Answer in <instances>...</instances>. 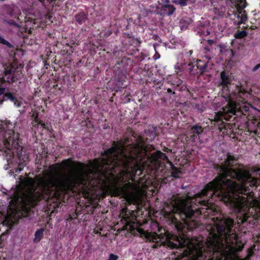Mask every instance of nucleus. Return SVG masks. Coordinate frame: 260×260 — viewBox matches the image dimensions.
Masks as SVG:
<instances>
[{
    "label": "nucleus",
    "mask_w": 260,
    "mask_h": 260,
    "mask_svg": "<svg viewBox=\"0 0 260 260\" xmlns=\"http://www.w3.org/2000/svg\"><path fill=\"white\" fill-rule=\"evenodd\" d=\"M5 91V88H0V95L3 94ZM4 101V99L1 100L0 99V103L2 104V102Z\"/></svg>",
    "instance_id": "nucleus-25"
},
{
    "label": "nucleus",
    "mask_w": 260,
    "mask_h": 260,
    "mask_svg": "<svg viewBox=\"0 0 260 260\" xmlns=\"http://www.w3.org/2000/svg\"><path fill=\"white\" fill-rule=\"evenodd\" d=\"M0 43L6 45L9 47H11L12 46V45L8 41H7V40L2 38L1 36H0Z\"/></svg>",
    "instance_id": "nucleus-22"
},
{
    "label": "nucleus",
    "mask_w": 260,
    "mask_h": 260,
    "mask_svg": "<svg viewBox=\"0 0 260 260\" xmlns=\"http://www.w3.org/2000/svg\"><path fill=\"white\" fill-rule=\"evenodd\" d=\"M188 72L190 74H192V72H193V68L194 67V66L193 63L190 62L188 64Z\"/></svg>",
    "instance_id": "nucleus-24"
},
{
    "label": "nucleus",
    "mask_w": 260,
    "mask_h": 260,
    "mask_svg": "<svg viewBox=\"0 0 260 260\" xmlns=\"http://www.w3.org/2000/svg\"><path fill=\"white\" fill-rule=\"evenodd\" d=\"M257 173L260 175V170L257 171Z\"/></svg>",
    "instance_id": "nucleus-40"
},
{
    "label": "nucleus",
    "mask_w": 260,
    "mask_h": 260,
    "mask_svg": "<svg viewBox=\"0 0 260 260\" xmlns=\"http://www.w3.org/2000/svg\"><path fill=\"white\" fill-rule=\"evenodd\" d=\"M190 19L188 18H183L180 21V27L181 30L185 29L187 28Z\"/></svg>",
    "instance_id": "nucleus-12"
},
{
    "label": "nucleus",
    "mask_w": 260,
    "mask_h": 260,
    "mask_svg": "<svg viewBox=\"0 0 260 260\" xmlns=\"http://www.w3.org/2000/svg\"><path fill=\"white\" fill-rule=\"evenodd\" d=\"M191 130V133L193 134H197L198 135H200L203 132L202 126L198 125H196L192 126Z\"/></svg>",
    "instance_id": "nucleus-14"
},
{
    "label": "nucleus",
    "mask_w": 260,
    "mask_h": 260,
    "mask_svg": "<svg viewBox=\"0 0 260 260\" xmlns=\"http://www.w3.org/2000/svg\"><path fill=\"white\" fill-rule=\"evenodd\" d=\"M220 77L221 80L220 85L223 86V89L228 92L226 95H223V97L226 101H228L229 104L232 107L234 105V102L233 101L231 95L229 93V85L231 84L232 82V74L229 72L223 71L220 73Z\"/></svg>",
    "instance_id": "nucleus-6"
},
{
    "label": "nucleus",
    "mask_w": 260,
    "mask_h": 260,
    "mask_svg": "<svg viewBox=\"0 0 260 260\" xmlns=\"http://www.w3.org/2000/svg\"><path fill=\"white\" fill-rule=\"evenodd\" d=\"M153 11L150 10H148L147 9H143L141 10V13L143 16L146 17L150 13H152Z\"/></svg>",
    "instance_id": "nucleus-19"
},
{
    "label": "nucleus",
    "mask_w": 260,
    "mask_h": 260,
    "mask_svg": "<svg viewBox=\"0 0 260 260\" xmlns=\"http://www.w3.org/2000/svg\"><path fill=\"white\" fill-rule=\"evenodd\" d=\"M150 7H151V8H154L153 6H150Z\"/></svg>",
    "instance_id": "nucleus-41"
},
{
    "label": "nucleus",
    "mask_w": 260,
    "mask_h": 260,
    "mask_svg": "<svg viewBox=\"0 0 260 260\" xmlns=\"http://www.w3.org/2000/svg\"><path fill=\"white\" fill-rule=\"evenodd\" d=\"M3 99L5 100H10L12 102H13L14 105L19 107L21 106V103L19 102L16 98V97L11 92H8L6 93L3 97Z\"/></svg>",
    "instance_id": "nucleus-9"
},
{
    "label": "nucleus",
    "mask_w": 260,
    "mask_h": 260,
    "mask_svg": "<svg viewBox=\"0 0 260 260\" xmlns=\"http://www.w3.org/2000/svg\"><path fill=\"white\" fill-rule=\"evenodd\" d=\"M191 0H174L172 2L175 4L179 5L181 7L185 6Z\"/></svg>",
    "instance_id": "nucleus-17"
},
{
    "label": "nucleus",
    "mask_w": 260,
    "mask_h": 260,
    "mask_svg": "<svg viewBox=\"0 0 260 260\" xmlns=\"http://www.w3.org/2000/svg\"><path fill=\"white\" fill-rule=\"evenodd\" d=\"M162 9L164 12L168 15H172L175 10V8L171 5H164L162 6Z\"/></svg>",
    "instance_id": "nucleus-11"
},
{
    "label": "nucleus",
    "mask_w": 260,
    "mask_h": 260,
    "mask_svg": "<svg viewBox=\"0 0 260 260\" xmlns=\"http://www.w3.org/2000/svg\"><path fill=\"white\" fill-rule=\"evenodd\" d=\"M170 247H171V248H174L175 247V244L174 243H171L169 245Z\"/></svg>",
    "instance_id": "nucleus-34"
},
{
    "label": "nucleus",
    "mask_w": 260,
    "mask_h": 260,
    "mask_svg": "<svg viewBox=\"0 0 260 260\" xmlns=\"http://www.w3.org/2000/svg\"><path fill=\"white\" fill-rule=\"evenodd\" d=\"M247 35V32L245 30L238 31L234 34V37L236 39H242Z\"/></svg>",
    "instance_id": "nucleus-16"
},
{
    "label": "nucleus",
    "mask_w": 260,
    "mask_h": 260,
    "mask_svg": "<svg viewBox=\"0 0 260 260\" xmlns=\"http://www.w3.org/2000/svg\"><path fill=\"white\" fill-rule=\"evenodd\" d=\"M244 191V192H243V193L246 194L247 190L246 189H245Z\"/></svg>",
    "instance_id": "nucleus-36"
},
{
    "label": "nucleus",
    "mask_w": 260,
    "mask_h": 260,
    "mask_svg": "<svg viewBox=\"0 0 260 260\" xmlns=\"http://www.w3.org/2000/svg\"><path fill=\"white\" fill-rule=\"evenodd\" d=\"M106 157L95 159L91 167L85 168L79 162L73 170L68 173H59L54 176L55 182L60 185H67L85 179H96L105 173L114 176V173L122 177L133 175L141 170L140 163L146 155L145 149L137 145L132 152L125 150L123 145L113 142V146L105 151Z\"/></svg>",
    "instance_id": "nucleus-2"
},
{
    "label": "nucleus",
    "mask_w": 260,
    "mask_h": 260,
    "mask_svg": "<svg viewBox=\"0 0 260 260\" xmlns=\"http://www.w3.org/2000/svg\"><path fill=\"white\" fill-rule=\"evenodd\" d=\"M238 12H239V13H238L237 17V18L241 19V17H240L241 15H242V13H245V11H242V10H238Z\"/></svg>",
    "instance_id": "nucleus-28"
},
{
    "label": "nucleus",
    "mask_w": 260,
    "mask_h": 260,
    "mask_svg": "<svg viewBox=\"0 0 260 260\" xmlns=\"http://www.w3.org/2000/svg\"><path fill=\"white\" fill-rule=\"evenodd\" d=\"M188 260H198V258L197 257H194L193 258H189Z\"/></svg>",
    "instance_id": "nucleus-33"
},
{
    "label": "nucleus",
    "mask_w": 260,
    "mask_h": 260,
    "mask_svg": "<svg viewBox=\"0 0 260 260\" xmlns=\"http://www.w3.org/2000/svg\"><path fill=\"white\" fill-rule=\"evenodd\" d=\"M259 68H260V63H258L253 68V69H252V71L254 72Z\"/></svg>",
    "instance_id": "nucleus-26"
},
{
    "label": "nucleus",
    "mask_w": 260,
    "mask_h": 260,
    "mask_svg": "<svg viewBox=\"0 0 260 260\" xmlns=\"http://www.w3.org/2000/svg\"><path fill=\"white\" fill-rule=\"evenodd\" d=\"M9 196H10V198L13 199H15V198H16L18 197V192H17V190L16 189H14V190H11V192H10L9 194Z\"/></svg>",
    "instance_id": "nucleus-21"
},
{
    "label": "nucleus",
    "mask_w": 260,
    "mask_h": 260,
    "mask_svg": "<svg viewBox=\"0 0 260 260\" xmlns=\"http://www.w3.org/2000/svg\"><path fill=\"white\" fill-rule=\"evenodd\" d=\"M4 140V146L6 149L4 152L6 153L8 162H10L16 153L18 157H20L22 148L18 142V134L11 131L6 134Z\"/></svg>",
    "instance_id": "nucleus-5"
},
{
    "label": "nucleus",
    "mask_w": 260,
    "mask_h": 260,
    "mask_svg": "<svg viewBox=\"0 0 260 260\" xmlns=\"http://www.w3.org/2000/svg\"><path fill=\"white\" fill-rule=\"evenodd\" d=\"M8 23L10 24V25H14V26H18V25H17V24L13 20H11L10 21H8Z\"/></svg>",
    "instance_id": "nucleus-29"
},
{
    "label": "nucleus",
    "mask_w": 260,
    "mask_h": 260,
    "mask_svg": "<svg viewBox=\"0 0 260 260\" xmlns=\"http://www.w3.org/2000/svg\"><path fill=\"white\" fill-rule=\"evenodd\" d=\"M48 189L45 186L31 188L28 192V199L31 201L37 202L47 198Z\"/></svg>",
    "instance_id": "nucleus-7"
},
{
    "label": "nucleus",
    "mask_w": 260,
    "mask_h": 260,
    "mask_svg": "<svg viewBox=\"0 0 260 260\" xmlns=\"http://www.w3.org/2000/svg\"><path fill=\"white\" fill-rule=\"evenodd\" d=\"M12 69L6 70L4 72V75H5V76H7L8 75H10L12 73Z\"/></svg>",
    "instance_id": "nucleus-27"
},
{
    "label": "nucleus",
    "mask_w": 260,
    "mask_h": 260,
    "mask_svg": "<svg viewBox=\"0 0 260 260\" xmlns=\"http://www.w3.org/2000/svg\"><path fill=\"white\" fill-rule=\"evenodd\" d=\"M66 167H67V168H70V166H69V165H68V164H67V165H66Z\"/></svg>",
    "instance_id": "nucleus-37"
},
{
    "label": "nucleus",
    "mask_w": 260,
    "mask_h": 260,
    "mask_svg": "<svg viewBox=\"0 0 260 260\" xmlns=\"http://www.w3.org/2000/svg\"><path fill=\"white\" fill-rule=\"evenodd\" d=\"M164 176H167L168 177H169V176L167 175L166 172L164 173Z\"/></svg>",
    "instance_id": "nucleus-38"
},
{
    "label": "nucleus",
    "mask_w": 260,
    "mask_h": 260,
    "mask_svg": "<svg viewBox=\"0 0 260 260\" xmlns=\"http://www.w3.org/2000/svg\"><path fill=\"white\" fill-rule=\"evenodd\" d=\"M164 160H167L171 165V177L174 178H178L182 174L181 169L175 167L172 162L170 161L166 154L161 151H156L153 155L151 162L153 165L155 171L157 173H164L166 168Z\"/></svg>",
    "instance_id": "nucleus-4"
},
{
    "label": "nucleus",
    "mask_w": 260,
    "mask_h": 260,
    "mask_svg": "<svg viewBox=\"0 0 260 260\" xmlns=\"http://www.w3.org/2000/svg\"><path fill=\"white\" fill-rule=\"evenodd\" d=\"M138 232L142 236H144L149 240H157L159 239L160 241H161L162 238L164 239V237L161 235H158L156 233H146L142 230H139Z\"/></svg>",
    "instance_id": "nucleus-8"
},
{
    "label": "nucleus",
    "mask_w": 260,
    "mask_h": 260,
    "mask_svg": "<svg viewBox=\"0 0 260 260\" xmlns=\"http://www.w3.org/2000/svg\"><path fill=\"white\" fill-rule=\"evenodd\" d=\"M212 220L219 235L223 236L227 241L236 240V235L235 233L232 232V229L234 223L233 219L225 215L219 213L218 216L212 218Z\"/></svg>",
    "instance_id": "nucleus-3"
},
{
    "label": "nucleus",
    "mask_w": 260,
    "mask_h": 260,
    "mask_svg": "<svg viewBox=\"0 0 260 260\" xmlns=\"http://www.w3.org/2000/svg\"><path fill=\"white\" fill-rule=\"evenodd\" d=\"M76 21L81 24L87 19V15L84 12H80L75 16Z\"/></svg>",
    "instance_id": "nucleus-10"
},
{
    "label": "nucleus",
    "mask_w": 260,
    "mask_h": 260,
    "mask_svg": "<svg viewBox=\"0 0 260 260\" xmlns=\"http://www.w3.org/2000/svg\"><path fill=\"white\" fill-rule=\"evenodd\" d=\"M44 230L43 228L37 230L35 234V239L34 241L35 242H39L43 237V232Z\"/></svg>",
    "instance_id": "nucleus-13"
},
{
    "label": "nucleus",
    "mask_w": 260,
    "mask_h": 260,
    "mask_svg": "<svg viewBox=\"0 0 260 260\" xmlns=\"http://www.w3.org/2000/svg\"><path fill=\"white\" fill-rule=\"evenodd\" d=\"M235 160L234 156L228 155L219 167L218 177L207 184L201 192L193 197H174L173 211L183 222L179 221L176 217L172 220L178 231H182L186 226L190 229L196 226V218L205 213V209H208V205L211 203L210 198H217L224 201L231 199V193L238 189V186L235 181L228 178V177L238 180L243 187L259 185L260 180L252 177L246 171L232 168Z\"/></svg>",
    "instance_id": "nucleus-1"
},
{
    "label": "nucleus",
    "mask_w": 260,
    "mask_h": 260,
    "mask_svg": "<svg viewBox=\"0 0 260 260\" xmlns=\"http://www.w3.org/2000/svg\"><path fill=\"white\" fill-rule=\"evenodd\" d=\"M45 0H40L41 3H43ZM50 3L52 2L53 0H47Z\"/></svg>",
    "instance_id": "nucleus-35"
},
{
    "label": "nucleus",
    "mask_w": 260,
    "mask_h": 260,
    "mask_svg": "<svg viewBox=\"0 0 260 260\" xmlns=\"http://www.w3.org/2000/svg\"><path fill=\"white\" fill-rule=\"evenodd\" d=\"M166 2L167 3H169L170 2H169V0H166Z\"/></svg>",
    "instance_id": "nucleus-39"
},
{
    "label": "nucleus",
    "mask_w": 260,
    "mask_h": 260,
    "mask_svg": "<svg viewBox=\"0 0 260 260\" xmlns=\"http://www.w3.org/2000/svg\"><path fill=\"white\" fill-rule=\"evenodd\" d=\"M181 84V82L177 83L176 86H173L172 88H169L167 89V92L169 93H172L173 94H175V90L177 89V88L179 86V84Z\"/></svg>",
    "instance_id": "nucleus-20"
},
{
    "label": "nucleus",
    "mask_w": 260,
    "mask_h": 260,
    "mask_svg": "<svg viewBox=\"0 0 260 260\" xmlns=\"http://www.w3.org/2000/svg\"><path fill=\"white\" fill-rule=\"evenodd\" d=\"M7 79H8V82H9V80H11L12 82H13V77H11V78H10V77H8L7 78Z\"/></svg>",
    "instance_id": "nucleus-32"
},
{
    "label": "nucleus",
    "mask_w": 260,
    "mask_h": 260,
    "mask_svg": "<svg viewBox=\"0 0 260 260\" xmlns=\"http://www.w3.org/2000/svg\"><path fill=\"white\" fill-rule=\"evenodd\" d=\"M237 92L238 94H239V96L240 97L241 96V94H243L244 92V90L243 88H242L241 87H237V91H235V92Z\"/></svg>",
    "instance_id": "nucleus-23"
},
{
    "label": "nucleus",
    "mask_w": 260,
    "mask_h": 260,
    "mask_svg": "<svg viewBox=\"0 0 260 260\" xmlns=\"http://www.w3.org/2000/svg\"><path fill=\"white\" fill-rule=\"evenodd\" d=\"M160 55L159 54L157 53V54H155L154 56H153V58L154 59H158Z\"/></svg>",
    "instance_id": "nucleus-31"
},
{
    "label": "nucleus",
    "mask_w": 260,
    "mask_h": 260,
    "mask_svg": "<svg viewBox=\"0 0 260 260\" xmlns=\"http://www.w3.org/2000/svg\"><path fill=\"white\" fill-rule=\"evenodd\" d=\"M235 3H237V9L242 10L246 6V0H235Z\"/></svg>",
    "instance_id": "nucleus-15"
},
{
    "label": "nucleus",
    "mask_w": 260,
    "mask_h": 260,
    "mask_svg": "<svg viewBox=\"0 0 260 260\" xmlns=\"http://www.w3.org/2000/svg\"><path fill=\"white\" fill-rule=\"evenodd\" d=\"M241 20L237 23L238 25H240L242 23H245V22L247 20V15L245 13H242L241 15Z\"/></svg>",
    "instance_id": "nucleus-18"
},
{
    "label": "nucleus",
    "mask_w": 260,
    "mask_h": 260,
    "mask_svg": "<svg viewBox=\"0 0 260 260\" xmlns=\"http://www.w3.org/2000/svg\"><path fill=\"white\" fill-rule=\"evenodd\" d=\"M214 41L213 40H208L207 43L209 45H212L214 43Z\"/></svg>",
    "instance_id": "nucleus-30"
},
{
    "label": "nucleus",
    "mask_w": 260,
    "mask_h": 260,
    "mask_svg": "<svg viewBox=\"0 0 260 260\" xmlns=\"http://www.w3.org/2000/svg\"><path fill=\"white\" fill-rule=\"evenodd\" d=\"M5 0H0V1H4Z\"/></svg>",
    "instance_id": "nucleus-42"
}]
</instances>
